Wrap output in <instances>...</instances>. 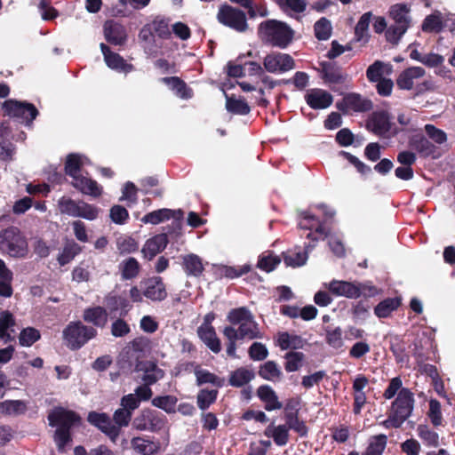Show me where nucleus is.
Wrapping results in <instances>:
<instances>
[{
    "mask_svg": "<svg viewBox=\"0 0 455 455\" xmlns=\"http://www.w3.org/2000/svg\"><path fill=\"white\" fill-rule=\"evenodd\" d=\"M259 34L264 41L283 49L292 41L294 32L284 22L268 20L259 25Z\"/></svg>",
    "mask_w": 455,
    "mask_h": 455,
    "instance_id": "1",
    "label": "nucleus"
},
{
    "mask_svg": "<svg viewBox=\"0 0 455 455\" xmlns=\"http://www.w3.org/2000/svg\"><path fill=\"white\" fill-rule=\"evenodd\" d=\"M414 406L413 393L403 388L398 393L387 419L383 422L387 427H399L411 414Z\"/></svg>",
    "mask_w": 455,
    "mask_h": 455,
    "instance_id": "2",
    "label": "nucleus"
},
{
    "mask_svg": "<svg viewBox=\"0 0 455 455\" xmlns=\"http://www.w3.org/2000/svg\"><path fill=\"white\" fill-rule=\"evenodd\" d=\"M228 320L233 324L237 325L235 328V336L239 339H260L258 323L254 321L251 313L245 307H239L231 310L228 315Z\"/></svg>",
    "mask_w": 455,
    "mask_h": 455,
    "instance_id": "3",
    "label": "nucleus"
},
{
    "mask_svg": "<svg viewBox=\"0 0 455 455\" xmlns=\"http://www.w3.org/2000/svg\"><path fill=\"white\" fill-rule=\"evenodd\" d=\"M0 251L14 258L27 255L28 243L18 228L9 227L0 232Z\"/></svg>",
    "mask_w": 455,
    "mask_h": 455,
    "instance_id": "4",
    "label": "nucleus"
},
{
    "mask_svg": "<svg viewBox=\"0 0 455 455\" xmlns=\"http://www.w3.org/2000/svg\"><path fill=\"white\" fill-rule=\"evenodd\" d=\"M58 209L61 214L74 218L94 220L98 218L100 209L84 201H75L70 197L62 196L58 200Z\"/></svg>",
    "mask_w": 455,
    "mask_h": 455,
    "instance_id": "5",
    "label": "nucleus"
},
{
    "mask_svg": "<svg viewBox=\"0 0 455 455\" xmlns=\"http://www.w3.org/2000/svg\"><path fill=\"white\" fill-rule=\"evenodd\" d=\"M97 335V331L86 326L81 322H71L63 330V339L68 347L72 350L79 349Z\"/></svg>",
    "mask_w": 455,
    "mask_h": 455,
    "instance_id": "6",
    "label": "nucleus"
},
{
    "mask_svg": "<svg viewBox=\"0 0 455 455\" xmlns=\"http://www.w3.org/2000/svg\"><path fill=\"white\" fill-rule=\"evenodd\" d=\"M165 415L152 409L142 410L133 419L132 427L139 431L159 432L165 428Z\"/></svg>",
    "mask_w": 455,
    "mask_h": 455,
    "instance_id": "7",
    "label": "nucleus"
},
{
    "mask_svg": "<svg viewBox=\"0 0 455 455\" xmlns=\"http://www.w3.org/2000/svg\"><path fill=\"white\" fill-rule=\"evenodd\" d=\"M217 20L237 32H244L248 28L245 13L228 4L220 7Z\"/></svg>",
    "mask_w": 455,
    "mask_h": 455,
    "instance_id": "8",
    "label": "nucleus"
},
{
    "mask_svg": "<svg viewBox=\"0 0 455 455\" xmlns=\"http://www.w3.org/2000/svg\"><path fill=\"white\" fill-rule=\"evenodd\" d=\"M3 108L9 116L20 118L27 123H31L38 114L34 105L13 100H6Z\"/></svg>",
    "mask_w": 455,
    "mask_h": 455,
    "instance_id": "9",
    "label": "nucleus"
},
{
    "mask_svg": "<svg viewBox=\"0 0 455 455\" xmlns=\"http://www.w3.org/2000/svg\"><path fill=\"white\" fill-rule=\"evenodd\" d=\"M87 420L90 424L99 428L112 442H116L119 436V427H116L110 417L103 412L91 411Z\"/></svg>",
    "mask_w": 455,
    "mask_h": 455,
    "instance_id": "10",
    "label": "nucleus"
},
{
    "mask_svg": "<svg viewBox=\"0 0 455 455\" xmlns=\"http://www.w3.org/2000/svg\"><path fill=\"white\" fill-rule=\"evenodd\" d=\"M325 287L334 295L348 299H357L361 296L366 285L339 280H332Z\"/></svg>",
    "mask_w": 455,
    "mask_h": 455,
    "instance_id": "11",
    "label": "nucleus"
},
{
    "mask_svg": "<svg viewBox=\"0 0 455 455\" xmlns=\"http://www.w3.org/2000/svg\"><path fill=\"white\" fill-rule=\"evenodd\" d=\"M264 68L270 73H284L294 68L293 59L286 53L273 52L264 59Z\"/></svg>",
    "mask_w": 455,
    "mask_h": 455,
    "instance_id": "12",
    "label": "nucleus"
},
{
    "mask_svg": "<svg viewBox=\"0 0 455 455\" xmlns=\"http://www.w3.org/2000/svg\"><path fill=\"white\" fill-rule=\"evenodd\" d=\"M337 108L344 114L353 112H365L371 108V100L362 97L357 93H348L336 105Z\"/></svg>",
    "mask_w": 455,
    "mask_h": 455,
    "instance_id": "13",
    "label": "nucleus"
},
{
    "mask_svg": "<svg viewBox=\"0 0 455 455\" xmlns=\"http://www.w3.org/2000/svg\"><path fill=\"white\" fill-rule=\"evenodd\" d=\"M299 226L302 229L311 230L315 228V231L307 234V238L311 241L315 242L325 236L324 229L319 219L308 211L299 212Z\"/></svg>",
    "mask_w": 455,
    "mask_h": 455,
    "instance_id": "14",
    "label": "nucleus"
},
{
    "mask_svg": "<svg viewBox=\"0 0 455 455\" xmlns=\"http://www.w3.org/2000/svg\"><path fill=\"white\" fill-rule=\"evenodd\" d=\"M143 295L152 301H162L167 297L165 285L159 276H154L140 282Z\"/></svg>",
    "mask_w": 455,
    "mask_h": 455,
    "instance_id": "15",
    "label": "nucleus"
},
{
    "mask_svg": "<svg viewBox=\"0 0 455 455\" xmlns=\"http://www.w3.org/2000/svg\"><path fill=\"white\" fill-rule=\"evenodd\" d=\"M305 100L313 109H325L332 104L333 97L325 90L314 88L307 92Z\"/></svg>",
    "mask_w": 455,
    "mask_h": 455,
    "instance_id": "16",
    "label": "nucleus"
},
{
    "mask_svg": "<svg viewBox=\"0 0 455 455\" xmlns=\"http://www.w3.org/2000/svg\"><path fill=\"white\" fill-rule=\"evenodd\" d=\"M78 419L79 418L75 412L61 407L53 409L48 415L49 424L57 428H70Z\"/></svg>",
    "mask_w": 455,
    "mask_h": 455,
    "instance_id": "17",
    "label": "nucleus"
},
{
    "mask_svg": "<svg viewBox=\"0 0 455 455\" xmlns=\"http://www.w3.org/2000/svg\"><path fill=\"white\" fill-rule=\"evenodd\" d=\"M426 72L421 67H411L400 73L396 79V84L401 90H411L418 81L424 77Z\"/></svg>",
    "mask_w": 455,
    "mask_h": 455,
    "instance_id": "18",
    "label": "nucleus"
},
{
    "mask_svg": "<svg viewBox=\"0 0 455 455\" xmlns=\"http://www.w3.org/2000/svg\"><path fill=\"white\" fill-rule=\"evenodd\" d=\"M104 36L106 40L114 45H122L125 43L127 34L123 25L108 20L104 24Z\"/></svg>",
    "mask_w": 455,
    "mask_h": 455,
    "instance_id": "19",
    "label": "nucleus"
},
{
    "mask_svg": "<svg viewBox=\"0 0 455 455\" xmlns=\"http://www.w3.org/2000/svg\"><path fill=\"white\" fill-rule=\"evenodd\" d=\"M367 127L377 135H385L390 129V116L386 111L374 112L369 118Z\"/></svg>",
    "mask_w": 455,
    "mask_h": 455,
    "instance_id": "20",
    "label": "nucleus"
},
{
    "mask_svg": "<svg viewBox=\"0 0 455 455\" xmlns=\"http://www.w3.org/2000/svg\"><path fill=\"white\" fill-rule=\"evenodd\" d=\"M100 49L104 56V60L108 68L124 73H128L132 70V65L127 64L119 54L111 52L110 49L103 43L100 44Z\"/></svg>",
    "mask_w": 455,
    "mask_h": 455,
    "instance_id": "21",
    "label": "nucleus"
},
{
    "mask_svg": "<svg viewBox=\"0 0 455 455\" xmlns=\"http://www.w3.org/2000/svg\"><path fill=\"white\" fill-rule=\"evenodd\" d=\"M168 243V238L165 234L156 235L148 239L141 250L144 257L152 259L156 255L160 253Z\"/></svg>",
    "mask_w": 455,
    "mask_h": 455,
    "instance_id": "22",
    "label": "nucleus"
},
{
    "mask_svg": "<svg viewBox=\"0 0 455 455\" xmlns=\"http://www.w3.org/2000/svg\"><path fill=\"white\" fill-rule=\"evenodd\" d=\"M72 185L81 193L93 197H98L102 193V188L95 180H92L83 174L78 175L72 180Z\"/></svg>",
    "mask_w": 455,
    "mask_h": 455,
    "instance_id": "23",
    "label": "nucleus"
},
{
    "mask_svg": "<svg viewBox=\"0 0 455 455\" xmlns=\"http://www.w3.org/2000/svg\"><path fill=\"white\" fill-rule=\"evenodd\" d=\"M181 215L182 212L180 211L174 212L170 209L164 208L146 214L141 219V221L145 224L157 225L172 218L179 219Z\"/></svg>",
    "mask_w": 455,
    "mask_h": 455,
    "instance_id": "24",
    "label": "nucleus"
},
{
    "mask_svg": "<svg viewBox=\"0 0 455 455\" xmlns=\"http://www.w3.org/2000/svg\"><path fill=\"white\" fill-rule=\"evenodd\" d=\"M197 333L202 341L214 353L221 349L220 341L218 339L215 330L212 325H201Z\"/></svg>",
    "mask_w": 455,
    "mask_h": 455,
    "instance_id": "25",
    "label": "nucleus"
},
{
    "mask_svg": "<svg viewBox=\"0 0 455 455\" xmlns=\"http://www.w3.org/2000/svg\"><path fill=\"white\" fill-rule=\"evenodd\" d=\"M259 399L265 403V409L268 411L279 410L283 407L274 389L269 386H260L257 391Z\"/></svg>",
    "mask_w": 455,
    "mask_h": 455,
    "instance_id": "26",
    "label": "nucleus"
},
{
    "mask_svg": "<svg viewBox=\"0 0 455 455\" xmlns=\"http://www.w3.org/2000/svg\"><path fill=\"white\" fill-rule=\"evenodd\" d=\"M83 318L96 327L104 328L108 323V312L101 307H89L84 311Z\"/></svg>",
    "mask_w": 455,
    "mask_h": 455,
    "instance_id": "27",
    "label": "nucleus"
},
{
    "mask_svg": "<svg viewBox=\"0 0 455 455\" xmlns=\"http://www.w3.org/2000/svg\"><path fill=\"white\" fill-rule=\"evenodd\" d=\"M132 448L141 455H154L158 452L160 444L142 437H134L131 441Z\"/></svg>",
    "mask_w": 455,
    "mask_h": 455,
    "instance_id": "28",
    "label": "nucleus"
},
{
    "mask_svg": "<svg viewBox=\"0 0 455 455\" xmlns=\"http://www.w3.org/2000/svg\"><path fill=\"white\" fill-rule=\"evenodd\" d=\"M88 163L87 157L79 154H70L67 157L65 171L72 179L81 173V167Z\"/></svg>",
    "mask_w": 455,
    "mask_h": 455,
    "instance_id": "29",
    "label": "nucleus"
},
{
    "mask_svg": "<svg viewBox=\"0 0 455 455\" xmlns=\"http://www.w3.org/2000/svg\"><path fill=\"white\" fill-rule=\"evenodd\" d=\"M410 7L405 4H396L391 6L389 14L395 24L409 28L411 18L409 16Z\"/></svg>",
    "mask_w": 455,
    "mask_h": 455,
    "instance_id": "30",
    "label": "nucleus"
},
{
    "mask_svg": "<svg viewBox=\"0 0 455 455\" xmlns=\"http://www.w3.org/2000/svg\"><path fill=\"white\" fill-rule=\"evenodd\" d=\"M265 435L272 437L278 446L285 445L289 441V429L286 425H269L265 430Z\"/></svg>",
    "mask_w": 455,
    "mask_h": 455,
    "instance_id": "31",
    "label": "nucleus"
},
{
    "mask_svg": "<svg viewBox=\"0 0 455 455\" xmlns=\"http://www.w3.org/2000/svg\"><path fill=\"white\" fill-rule=\"evenodd\" d=\"M410 146L423 156H433L435 153V146L423 135H415L410 140Z\"/></svg>",
    "mask_w": 455,
    "mask_h": 455,
    "instance_id": "32",
    "label": "nucleus"
},
{
    "mask_svg": "<svg viewBox=\"0 0 455 455\" xmlns=\"http://www.w3.org/2000/svg\"><path fill=\"white\" fill-rule=\"evenodd\" d=\"M12 273L0 259V296L9 298L12 294Z\"/></svg>",
    "mask_w": 455,
    "mask_h": 455,
    "instance_id": "33",
    "label": "nucleus"
},
{
    "mask_svg": "<svg viewBox=\"0 0 455 455\" xmlns=\"http://www.w3.org/2000/svg\"><path fill=\"white\" fill-rule=\"evenodd\" d=\"M279 8L287 15L295 17L297 14L306 10L307 3L305 0H274Z\"/></svg>",
    "mask_w": 455,
    "mask_h": 455,
    "instance_id": "34",
    "label": "nucleus"
},
{
    "mask_svg": "<svg viewBox=\"0 0 455 455\" xmlns=\"http://www.w3.org/2000/svg\"><path fill=\"white\" fill-rule=\"evenodd\" d=\"M226 97V109L228 112L234 115H247L250 113L251 108L247 102L241 98H236L235 96H229L225 93Z\"/></svg>",
    "mask_w": 455,
    "mask_h": 455,
    "instance_id": "35",
    "label": "nucleus"
},
{
    "mask_svg": "<svg viewBox=\"0 0 455 455\" xmlns=\"http://www.w3.org/2000/svg\"><path fill=\"white\" fill-rule=\"evenodd\" d=\"M277 345L282 350L298 349L304 346V340L299 335L282 332L278 334Z\"/></svg>",
    "mask_w": 455,
    "mask_h": 455,
    "instance_id": "36",
    "label": "nucleus"
},
{
    "mask_svg": "<svg viewBox=\"0 0 455 455\" xmlns=\"http://www.w3.org/2000/svg\"><path fill=\"white\" fill-rule=\"evenodd\" d=\"M183 265L188 275L199 276L204 271L202 259L196 254H188L184 256Z\"/></svg>",
    "mask_w": 455,
    "mask_h": 455,
    "instance_id": "37",
    "label": "nucleus"
},
{
    "mask_svg": "<svg viewBox=\"0 0 455 455\" xmlns=\"http://www.w3.org/2000/svg\"><path fill=\"white\" fill-rule=\"evenodd\" d=\"M314 245L308 243L306 245V251L304 252L289 251L284 253V263L292 267H301L307 260V252L312 250Z\"/></svg>",
    "mask_w": 455,
    "mask_h": 455,
    "instance_id": "38",
    "label": "nucleus"
},
{
    "mask_svg": "<svg viewBox=\"0 0 455 455\" xmlns=\"http://www.w3.org/2000/svg\"><path fill=\"white\" fill-rule=\"evenodd\" d=\"M27 410V404L20 400H6L0 403V415L17 416Z\"/></svg>",
    "mask_w": 455,
    "mask_h": 455,
    "instance_id": "39",
    "label": "nucleus"
},
{
    "mask_svg": "<svg viewBox=\"0 0 455 455\" xmlns=\"http://www.w3.org/2000/svg\"><path fill=\"white\" fill-rule=\"evenodd\" d=\"M401 304L399 298H388L379 302L374 308L375 315L379 318L387 317Z\"/></svg>",
    "mask_w": 455,
    "mask_h": 455,
    "instance_id": "40",
    "label": "nucleus"
},
{
    "mask_svg": "<svg viewBox=\"0 0 455 455\" xmlns=\"http://www.w3.org/2000/svg\"><path fill=\"white\" fill-rule=\"evenodd\" d=\"M163 82L172 89L177 96L181 99H189L192 97L191 91L187 88L186 84L178 77H164Z\"/></svg>",
    "mask_w": 455,
    "mask_h": 455,
    "instance_id": "41",
    "label": "nucleus"
},
{
    "mask_svg": "<svg viewBox=\"0 0 455 455\" xmlns=\"http://www.w3.org/2000/svg\"><path fill=\"white\" fill-rule=\"evenodd\" d=\"M195 375L198 385L211 383L217 387H221L225 383L224 379H221L204 369L196 368L195 370Z\"/></svg>",
    "mask_w": 455,
    "mask_h": 455,
    "instance_id": "42",
    "label": "nucleus"
},
{
    "mask_svg": "<svg viewBox=\"0 0 455 455\" xmlns=\"http://www.w3.org/2000/svg\"><path fill=\"white\" fill-rule=\"evenodd\" d=\"M254 378L252 371L246 368H239L233 371L229 378V384L233 387H243Z\"/></svg>",
    "mask_w": 455,
    "mask_h": 455,
    "instance_id": "43",
    "label": "nucleus"
},
{
    "mask_svg": "<svg viewBox=\"0 0 455 455\" xmlns=\"http://www.w3.org/2000/svg\"><path fill=\"white\" fill-rule=\"evenodd\" d=\"M14 325V319L9 311L0 310V339L4 343L12 339L8 329Z\"/></svg>",
    "mask_w": 455,
    "mask_h": 455,
    "instance_id": "44",
    "label": "nucleus"
},
{
    "mask_svg": "<svg viewBox=\"0 0 455 455\" xmlns=\"http://www.w3.org/2000/svg\"><path fill=\"white\" fill-rule=\"evenodd\" d=\"M123 279L129 280L136 277L139 274L140 265L136 259L128 258L122 261L119 266Z\"/></svg>",
    "mask_w": 455,
    "mask_h": 455,
    "instance_id": "45",
    "label": "nucleus"
},
{
    "mask_svg": "<svg viewBox=\"0 0 455 455\" xmlns=\"http://www.w3.org/2000/svg\"><path fill=\"white\" fill-rule=\"evenodd\" d=\"M391 69V65L377 60L368 68L366 75L370 81L377 82L382 79L381 76L384 73L388 74Z\"/></svg>",
    "mask_w": 455,
    "mask_h": 455,
    "instance_id": "46",
    "label": "nucleus"
},
{
    "mask_svg": "<svg viewBox=\"0 0 455 455\" xmlns=\"http://www.w3.org/2000/svg\"><path fill=\"white\" fill-rule=\"evenodd\" d=\"M164 372L153 363H147L144 369L143 381L147 385H152L163 379Z\"/></svg>",
    "mask_w": 455,
    "mask_h": 455,
    "instance_id": "47",
    "label": "nucleus"
},
{
    "mask_svg": "<svg viewBox=\"0 0 455 455\" xmlns=\"http://www.w3.org/2000/svg\"><path fill=\"white\" fill-rule=\"evenodd\" d=\"M259 373L263 379L269 381H277L282 375L280 368L273 361L265 363L260 367Z\"/></svg>",
    "mask_w": 455,
    "mask_h": 455,
    "instance_id": "48",
    "label": "nucleus"
},
{
    "mask_svg": "<svg viewBox=\"0 0 455 455\" xmlns=\"http://www.w3.org/2000/svg\"><path fill=\"white\" fill-rule=\"evenodd\" d=\"M421 28L424 32H440L443 28L441 13L436 12L431 15L427 16L422 23Z\"/></svg>",
    "mask_w": 455,
    "mask_h": 455,
    "instance_id": "49",
    "label": "nucleus"
},
{
    "mask_svg": "<svg viewBox=\"0 0 455 455\" xmlns=\"http://www.w3.org/2000/svg\"><path fill=\"white\" fill-rule=\"evenodd\" d=\"M371 12H368L362 15L355 29L357 41H366L368 36V28L371 20Z\"/></svg>",
    "mask_w": 455,
    "mask_h": 455,
    "instance_id": "50",
    "label": "nucleus"
},
{
    "mask_svg": "<svg viewBox=\"0 0 455 455\" xmlns=\"http://www.w3.org/2000/svg\"><path fill=\"white\" fill-rule=\"evenodd\" d=\"M418 435L427 446L437 447L439 445V435L425 425L418 427Z\"/></svg>",
    "mask_w": 455,
    "mask_h": 455,
    "instance_id": "51",
    "label": "nucleus"
},
{
    "mask_svg": "<svg viewBox=\"0 0 455 455\" xmlns=\"http://www.w3.org/2000/svg\"><path fill=\"white\" fill-rule=\"evenodd\" d=\"M177 398L173 395L156 396L152 400V404L167 413L175 411Z\"/></svg>",
    "mask_w": 455,
    "mask_h": 455,
    "instance_id": "52",
    "label": "nucleus"
},
{
    "mask_svg": "<svg viewBox=\"0 0 455 455\" xmlns=\"http://www.w3.org/2000/svg\"><path fill=\"white\" fill-rule=\"evenodd\" d=\"M81 247L76 243H68L58 257V261L61 266L69 263L79 252Z\"/></svg>",
    "mask_w": 455,
    "mask_h": 455,
    "instance_id": "53",
    "label": "nucleus"
},
{
    "mask_svg": "<svg viewBox=\"0 0 455 455\" xmlns=\"http://www.w3.org/2000/svg\"><path fill=\"white\" fill-rule=\"evenodd\" d=\"M217 389H202L197 395V405L201 410H206L217 398Z\"/></svg>",
    "mask_w": 455,
    "mask_h": 455,
    "instance_id": "54",
    "label": "nucleus"
},
{
    "mask_svg": "<svg viewBox=\"0 0 455 455\" xmlns=\"http://www.w3.org/2000/svg\"><path fill=\"white\" fill-rule=\"evenodd\" d=\"M315 35L318 40H327L331 35V24L325 19L322 18L315 22L314 26Z\"/></svg>",
    "mask_w": 455,
    "mask_h": 455,
    "instance_id": "55",
    "label": "nucleus"
},
{
    "mask_svg": "<svg viewBox=\"0 0 455 455\" xmlns=\"http://www.w3.org/2000/svg\"><path fill=\"white\" fill-rule=\"evenodd\" d=\"M387 445V437L384 435L375 436L369 443L364 455H382Z\"/></svg>",
    "mask_w": 455,
    "mask_h": 455,
    "instance_id": "56",
    "label": "nucleus"
},
{
    "mask_svg": "<svg viewBox=\"0 0 455 455\" xmlns=\"http://www.w3.org/2000/svg\"><path fill=\"white\" fill-rule=\"evenodd\" d=\"M39 339V331L35 328L28 327L20 333L19 342L22 347H30Z\"/></svg>",
    "mask_w": 455,
    "mask_h": 455,
    "instance_id": "57",
    "label": "nucleus"
},
{
    "mask_svg": "<svg viewBox=\"0 0 455 455\" xmlns=\"http://www.w3.org/2000/svg\"><path fill=\"white\" fill-rule=\"evenodd\" d=\"M116 246L120 253H131L136 251L139 248L136 240L127 235L118 237Z\"/></svg>",
    "mask_w": 455,
    "mask_h": 455,
    "instance_id": "58",
    "label": "nucleus"
},
{
    "mask_svg": "<svg viewBox=\"0 0 455 455\" xmlns=\"http://www.w3.org/2000/svg\"><path fill=\"white\" fill-rule=\"evenodd\" d=\"M154 32L161 38H169L172 31L167 20L156 17L151 24Z\"/></svg>",
    "mask_w": 455,
    "mask_h": 455,
    "instance_id": "59",
    "label": "nucleus"
},
{
    "mask_svg": "<svg viewBox=\"0 0 455 455\" xmlns=\"http://www.w3.org/2000/svg\"><path fill=\"white\" fill-rule=\"evenodd\" d=\"M285 370L289 372L298 371L304 359V355L300 352H290L285 355Z\"/></svg>",
    "mask_w": 455,
    "mask_h": 455,
    "instance_id": "60",
    "label": "nucleus"
},
{
    "mask_svg": "<svg viewBox=\"0 0 455 455\" xmlns=\"http://www.w3.org/2000/svg\"><path fill=\"white\" fill-rule=\"evenodd\" d=\"M286 426L288 429H292L297 432L300 436H305L307 434V427L305 423L298 419L292 413L286 415Z\"/></svg>",
    "mask_w": 455,
    "mask_h": 455,
    "instance_id": "61",
    "label": "nucleus"
},
{
    "mask_svg": "<svg viewBox=\"0 0 455 455\" xmlns=\"http://www.w3.org/2000/svg\"><path fill=\"white\" fill-rule=\"evenodd\" d=\"M279 263L280 259L278 257L273 256L271 254H263L259 257L257 267L263 271L271 272L277 267Z\"/></svg>",
    "mask_w": 455,
    "mask_h": 455,
    "instance_id": "62",
    "label": "nucleus"
},
{
    "mask_svg": "<svg viewBox=\"0 0 455 455\" xmlns=\"http://www.w3.org/2000/svg\"><path fill=\"white\" fill-rule=\"evenodd\" d=\"M326 341L333 348H340L344 342L342 330L339 327L326 330Z\"/></svg>",
    "mask_w": 455,
    "mask_h": 455,
    "instance_id": "63",
    "label": "nucleus"
},
{
    "mask_svg": "<svg viewBox=\"0 0 455 455\" xmlns=\"http://www.w3.org/2000/svg\"><path fill=\"white\" fill-rule=\"evenodd\" d=\"M132 419V412L124 408L117 409L113 415L114 424L119 427V431L123 427H127Z\"/></svg>",
    "mask_w": 455,
    "mask_h": 455,
    "instance_id": "64",
    "label": "nucleus"
}]
</instances>
